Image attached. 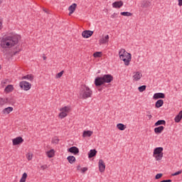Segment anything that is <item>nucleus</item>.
Here are the masks:
<instances>
[{
    "label": "nucleus",
    "instance_id": "nucleus-13",
    "mask_svg": "<svg viewBox=\"0 0 182 182\" xmlns=\"http://www.w3.org/2000/svg\"><path fill=\"white\" fill-rule=\"evenodd\" d=\"M22 80H29L30 82H33V75L32 74H28L26 75H24L21 77Z\"/></svg>",
    "mask_w": 182,
    "mask_h": 182
},
{
    "label": "nucleus",
    "instance_id": "nucleus-46",
    "mask_svg": "<svg viewBox=\"0 0 182 182\" xmlns=\"http://www.w3.org/2000/svg\"><path fill=\"white\" fill-rule=\"evenodd\" d=\"M82 173H86L87 171V167H84L81 168Z\"/></svg>",
    "mask_w": 182,
    "mask_h": 182
},
{
    "label": "nucleus",
    "instance_id": "nucleus-23",
    "mask_svg": "<svg viewBox=\"0 0 182 182\" xmlns=\"http://www.w3.org/2000/svg\"><path fill=\"white\" fill-rule=\"evenodd\" d=\"M76 6H77V4L75 3L70 6L68 9V11H70V14H73V12H75V11L76 10Z\"/></svg>",
    "mask_w": 182,
    "mask_h": 182
},
{
    "label": "nucleus",
    "instance_id": "nucleus-34",
    "mask_svg": "<svg viewBox=\"0 0 182 182\" xmlns=\"http://www.w3.org/2000/svg\"><path fill=\"white\" fill-rule=\"evenodd\" d=\"M121 15H122V16H132V14L129 11H123L121 12Z\"/></svg>",
    "mask_w": 182,
    "mask_h": 182
},
{
    "label": "nucleus",
    "instance_id": "nucleus-2",
    "mask_svg": "<svg viewBox=\"0 0 182 182\" xmlns=\"http://www.w3.org/2000/svg\"><path fill=\"white\" fill-rule=\"evenodd\" d=\"M119 56L121 60H123L125 66L130 65L132 60V54L127 53L124 48H122L119 51Z\"/></svg>",
    "mask_w": 182,
    "mask_h": 182
},
{
    "label": "nucleus",
    "instance_id": "nucleus-37",
    "mask_svg": "<svg viewBox=\"0 0 182 182\" xmlns=\"http://www.w3.org/2000/svg\"><path fill=\"white\" fill-rule=\"evenodd\" d=\"M63 73H65V71H63V70H62L61 72L58 73L56 75V78L59 79V78L62 77V76L63 75Z\"/></svg>",
    "mask_w": 182,
    "mask_h": 182
},
{
    "label": "nucleus",
    "instance_id": "nucleus-39",
    "mask_svg": "<svg viewBox=\"0 0 182 182\" xmlns=\"http://www.w3.org/2000/svg\"><path fill=\"white\" fill-rule=\"evenodd\" d=\"M100 55H102V53L100 52H95L93 54L94 58H100Z\"/></svg>",
    "mask_w": 182,
    "mask_h": 182
},
{
    "label": "nucleus",
    "instance_id": "nucleus-4",
    "mask_svg": "<svg viewBox=\"0 0 182 182\" xmlns=\"http://www.w3.org/2000/svg\"><path fill=\"white\" fill-rule=\"evenodd\" d=\"M19 86L21 89L26 91L30 90V89L32 87V85L27 81H21L19 82Z\"/></svg>",
    "mask_w": 182,
    "mask_h": 182
},
{
    "label": "nucleus",
    "instance_id": "nucleus-12",
    "mask_svg": "<svg viewBox=\"0 0 182 182\" xmlns=\"http://www.w3.org/2000/svg\"><path fill=\"white\" fill-rule=\"evenodd\" d=\"M141 8H150L151 6V3L149 1L144 0L141 3Z\"/></svg>",
    "mask_w": 182,
    "mask_h": 182
},
{
    "label": "nucleus",
    "instance_id": "nucleus-11",
    "mask_svg": "<svg viewBox=\"0 0 182 182\" xmlns=\"http://www.w3.org/2000/svg\"><path fill=\"white\" fill-rule=\"evenodd\" d=\"M68 151L76 156V154H79V148L76 146H71L70 149H68Z\"/></svg>",
    "mask_w": 182,
    "mask_h": 182
},
{
    "label": "nucleus",
    "instance_id": "nucleus-54",
    "mask_svg": "<svg viewBox=\"0 0 182 182\" xmlns=\"http://www.w3.org/2000/svg\"><path fill=\"white\" fill-rule=\"evenodd\" d=\"M2 52H4V53H5V50H2Z\"/></svg>",
    "mask_w": 182,
    "mask_h": 182
},
{
    "label": "nucleus",
    "instance_id": "nucleus-20",
    "mask_svg": "<svg viewBox=\"0 0 182 182\" xmlns=\"http://www.w3.org/2000/svg\"><path fill=\"white\" fill-rule=\"evenodd\" d=\"M107 42H109V35L105 36L100 40V43L102 45H105V43H107Z\"/></svg>",
    "mask_w": 182,
    "mask_h": 182
},
{
    "label": "nucleus",
    "instance_id": "nucleus-38",
    "mask_svg": "<svg viewBox=\"0 0 182 182\" xmlns=\"http://www.w3.org/2000/svg\"><path fill=\"white\" fill-rule=\"evenodd\" d=\"M32 157H33V154L31 153H28L26 154V159L27 160H28V161H31V160H32Z\"/></svg>",
    "mask_w": 182,
    "mask_h": 182
},
{
    "label": "nucleus",
    "instance_id": "nucleus-47",
    "mask_svg": "<svg viewBox=\"0 0 182 182\" xmlns=\"http://www.w3.org/2000/svg\"><path fill=\"white\" fill-rule=\"evenodd\" d=\"M160 182H171V179H168V180H163Z\"/></svg>",
    "mask_w": 182,
    "mask_h": 182
},
{
    "label": "nucleus",
    "instance_id": "nucleus-6",
    "mask_svg": "<svg viewBox=\"0 0 182 182\" xmlns=\"http://www.w3.org/2000/svg\"><path fill=\"white\" fill-rule=\"evenodd\" d=\"M99 166V171L100 173H103L105 170H106V164H105V161H103L102 159H100L98 162Z\"/></svg>",
    "mask_w": 182,
    "mask_h": 182
},
{
    "label": "nucleus",
    "instance_id": "nucleus-52",
    "mask_svg": "<svg viewBox=\"0 0 182 182\" xmlns=\"http://www.w3.org/2000/svg\"><path fill=\"white\" fill-rule=\"evenodd\" d=\"M80 166H78L77 167V170H80Z\"/></svg>",
    "mask_w": 182,
    "mask_h": 182
},
{
    "label": "nucleus",
    "instance_id": "nucleus-44",
    "mask_svg": "<svg viewBox=\"0 0 182 182\" xmlns=\"http://www.w3.org/2000/svg\"><path fill=\"white\" fill-rule=\"evenodd\" d=\"M117 15H119V14L117 13H114L112 16H111V18H112L113 19L114 18H117Z\"/></svg>",
    "mask_w": 182,
    "mask_h": 182
},
{
    "label": "nucleus",
    "instance_id": "nucleus-25",
    "mask_svg": "<svg viewBox=\"0 0 182 182\" xmlns=\"http://www.w3.org/2000/svg\"><path fill=\"white\" fill-rule=\"evenodd\" d=\"M47 156L49 159H52V157L55 156V150L54 149H50L47 152Z\"/></svg>",
    "mask_w": 182,
    "mask_h": 182
},
{
    "label": "nucleus",
    "instance_id": "nucleus-53",
    "mask_svg": "<svg viewBox=\"0 0 182 182\" xmlns=\"http://www.w3.org/2000/svg\"><path fill=\"white\" fill-rule=\"evenodd\" d=\"M43 60H46V57H43Z\"/></svg>",
    "mask_w": 182,
    "mask_h": 182
},
{
    "label": "nucleus",
    "instance_id": "nucleus-5",
    "mask_svg": "<svg viewBox=\"0 0 182 182\" xmlns=\"http://www.w3.org/2000/svg\"><path fill=\"white\" fill-rule=\"evenodd\" d=\"M102 80L104 83H110L113 82V75L110 74L104 75L102 76Z\"/></svg>",
    "mask_w": 182,
    "mask_h": 182
},
{
    "label": "nucleus",
    "instance_id": "nucleus-17",
    "mask_svg": "<svg viewBox=\"0 0 182 182\" xmlns=\"http://www.w3.org/2000/svg\"><path fill=\"white\" fill-rule=\"evenodd\" d=\"M141 76L142 75L140 72H136L135 75H133L134 80H135V82L140 80L141 79Z\"/></svg>",
    "mask_w": 182,
    "mask_h": 182
},
{
    "label": "nucleus",
    "instance_id": "nucleus-24",
    "mask_svg": "<svg viewBox=\"0 0 182 182\" xmlns=\"http://www.w3.org/2000/svg\"><path fill=\"white\" fill-rule=\"evenodd\" d=\"M67 160L70 164H73L76 161V158L74 156H68Z\"/></svg>",
    "mask_w": 182,
    "mask_h": 182
},
{
    "label": "nucleus",
    "instance_id": "nucleus-30",
    "mask_svg": "<svg viewBox=\"0 0 182 182\" xmlns=\"http://www.w3.org/2000/svg\"><path fill=\"white\" fill-rule=\"evenodd\" d=\"M117 129H119V130L123 131L126 129V125L122 123H119L117 124Z\"/></svg>",
    "mask_w": 182,
    "mask_h": 182
},
{
    "label": "nucleus",
    "instance_id": "nucleus-1",
    "mask_svg": "<svg viewBox=\"0 0 182 182\" xmlns=\"http://www.w3.org/2000/svg\"><path fill=\"white\" fill-rule=\"evenodd\" d=\"M21 37L16 34H11L2 38L0 46L2 49H11L18 45Z\"/></svg>",
    "mask_w": 182,
    "mask_h": 182
},
{
    "label": "nucleus",
    "instance_id": "nucleus-55",
    "mask_svg": "<svg viewBox=\"0 0 182 182\" xmlns=\"http://www.w3.org/2000/svg\"><path fill=\"white\" fill-rule=\"evenodd\" d=\"M0 70H1V65H0Z\"/></svg>",
    "mask_w": 182,
    "mask_h": 182
},
{
    "label": "nucleus",
    "instance_id": "nucleus-7",
    "mask_svg": "<svg viewBox=\"0 0 182 182\" xmlns=\"http://www.w3.org/2000/svg\"><path fill=\"white\" fill-rule=\"evenodd\" d=\"M92 35H93V31L90 30H85L82 33V38H85V39H87V38H90Z\"/></svg>",
    "mask_w": 182,
    "mask_h": 182
},
{
    "label": "nucleus",
    "instance_id": "nucleus-45",
    "mask_svg": "<svg viewBox=\"0 0 182 182\" xmlns=\"http://www.w3.org/2000/svg\"><path fill=\"white\" fill-rule=\"evenodd\" d=\"M48 168V165H43L41 166V170H46Z\"/></svg>",
    "mask_w": 182,
    "mask_h": 182
},
{
    "label": "nucleus",
    "instance_id": "nucleus-19",
    "mask_svg": "<svg viewBox=\"0 0 182 182\" xmlns=\"http://www.w3.org/2000/svg\"><path fill=\"white\" fill-rule=\"evenodd\" d=\"M97 154V151H96V149H91L88 153L89 159H92L95 157V156H96Z\"/></svg>",
    "mask_w": 182,
    "mask_h": 182
},
{
    "label": "nucleus",
    "instance_id": "nucleus-9",
    "mask_svg": "<svg viewBox=\"0 0 182 182\" xmlns=\"http://www.w3.org/2000/svg\"><path fill=\"white\" fill-rule=\"evenodd\" d=\"M13 146H18V144H22L23 139L21 136H18L12 140Z\"/></svg>",
    "mask_w": 182,
    "mask_h": 182
},
{
    "label": "nucleus",
    "instance_id": "nucleus-36",
    "mask_svg": "<svg viewBox=\"0 0 182 182\" xmlns=\"http://www.w3.org/2000/svg\"><path fill=\"white\" fill-rule=\"evenodd\" d=\"M21 48H16V51H13L11 52V56H15V55H16V53H19L21 52Z\"/></svg>",
    "mask_w": 182,
    "mask_h": 182
},
{
    "label": "nucleus",
    "instance_id": "nucleus-16",
    "mask_svg": "<svg viewBox=\"0 0 182 182\" xmlns=\"http://www.w3.org/2000/svg\"><path fill=\"white\" fill-rule=\"evenodd\" d=\"M163 130H164V127L160 126L154 128V133H156V134H161V133H163Z\"/></svg>",
    "mask_w": 182,
    "mask_h": 182
},
{
    "label": "nucleus",
    "instance_id": "nucleus-32",
    "mask_svg": "<svg viewBox=\"0 0 182 182\" xmlns=\"http://www.w3.org/2000/svg\"><path fill=\"white\" fill-rule=\"evenodd\" d=\"M61 112L59 114L60 119H65L68 116V113L64 111H60Z\"/></svg>",
    "mask_w": 182,
    "mask_h": 182
},
{
    "label": "nucleus",
    "instance_id": "nucleus-22",
    "mask_svg": "<svg viewBox=\"0 0 182 182\" xmlns=\"http://www.w3.org/2000/svg\"><path fill=\"white\" fill-rule=\"evenodd\" d=\"M13 110H14V107H8L3 109V113L4 114H9V113H11V112H12Z\"/></svg>",
    "mask_w": 182,
    "mask_h": 182
},
{
    "label": "nucleus",
    "instance_id": "nucleus-15",
    "mask_svg": "<svg viewBox=\"0 0 182 182\" xmlns=\"http://www.w3.org/2000/svg\"><path fill=\"white\" fill-rule=\"evenodd\" d=\"M112 6L115 9H120L122 6H123V1H115L112 4Z\"/></svg>",
    "mask_w": 182,
    "mask_h": 182
},
{
    "label": "nucleus",
    "instance_id": "nucleus-18",
    "mask_svg": "<svg viewBox=\"0 0 182 182\" xmlns=\"http://www.w3.org/2000/svg\"><path fill=\"white\" fill-rule=\"evenodd\" d=\"M182 119V111H180L178 114L175 117L174 121L176 123H180Z\"/></svg>",
    "mask_w": 182,
    "mask_h": 182
},
{
    "label": "nucleus",
    "instance_id": "nucleus-40",
    "mask_svg": "<svg viewBox=\"0 0 182 182\" xmlns=\"http://www.w3.org/2000/svg\"><path fill=\"white\" fill-rule=\"evenodd\" d=\"M161 177H163V173H157L155 176V179L156 180H159V178H161Z\"/></svg>",
    "mask_w": 182,
    "mask_h": 182
},
{
    "label": "nucleus",
    "instance_id": "nucleus-27",
    "mask_svg": "<svg viewBox=\"0 0 182 182\" xmlns=\"http://www.w3.org/2000/svg\"><path fill=\"white\" fill-rule=\"evenodd\" d=\"M93 134V132L92 131H84L83 132V137H90Z\"/></svg>",
    "mask_w": 182,
    "mask_h": 182
},
{
    "label": "nucleus",
    "instance_id": "nucleus-50",
    "mask_svg": "<svg viewBox=\"0 0 182 182\" xmlns=\"http://www.w3.org/2000/svg\"><path fill=\"white\" fill-rule=\"evenodd\" d=\"M43 11L46 12V14H48V10H46V9H43Z\"/></svg>",
    "mask_w": 182,
    "mask_h": 182
},
{
    "label": "nucleus",
    "instance_id": "nucleus-14",
    "mask_svg": "<svg viewBox=\"0 0 182 182\" xmlns=\"http://www.w3.org/2000/svg\"><path fill=\"white\" fill-rule=\"evenodd\" d=\"M163 147H156L154 150V156H156V154H163Z\"/></svg>",
    "mask_w": 182,
    "mask_h": 182
},
{
    "label": "nucleus",
    "instance_id": "nucleus-31",
    "mask_svg": "<svg viewBox=\"0 0 182 182\" xmlns=\"http://www.w3.org/2000/svg\"><path fill=\"white\" fill-rule=\"evenodd\" d=\"M163 155L164 154H156L154 156V157H155L156 161H160V160L163 159Z\"/></svg>",
    "mask_w": 182,
    "mask_h": 182
},
{
    "label": "nucleus",
    "instance_id": "nucleus-10",
    "mask_svg": "<svg viewBox=\"0 0 182 182\" xmlns=\"http://www.w3.org/2000/svg\"><path fill=\"white\" fill-rule=\"evenodd\" d=\"M153 97L155 100L159 99H164L166 97V95L163 92H156L154 95Z\"/></svg>",
    "mask_w": 182,
    "mask_h": 182
},
{
    "label": "nucleus",
    "instance_id": "nucleus-35",
    "mask_svg": "<svg viewBox=\"0 0 182 182\" xmlns=\"http://www.w3.org/2000/svg\"><path fill=\"white\" fill-rule=\"evenodd\" d=\"M146 85H141L140 87H138L139 92H144V90H146Z\"/></svg>",
    "mask_w": 182,
    "mask_h": 182
},
{
    "label": "nucleus",
    "instance_id": "nucleus-3",
    "mask_svg": "<svg viewBox=\"0 0 182 182\" xmlns=\"http://www.w3.org/2000/svg\"><path fill=\"white\" fill-rule=\"evenodd\" d=\"M92 95H93V91L90 90V88L86 85H83L81 86V89L80 90V99H89V97H92Z\"/></svg>",
    "mask_w": 182,
    "mask_h": 182
},
{
    "label": "nucleus",
    "instance_id": "nucleus-41",
    "mask_svg": "<svg viewBox=\"0 0 182 182\" xmlns=\"http://www.w3.org/2000/svg\"><path fill=\"white\" fill-rule=\"evenodd\" d=\"M52 143L53 144H58V143H59V139H53V140H52Z\"/></svg>",
    "mask_w": 182,
    "mask_h": 182
},
{
    "label": "nucleus",
    "instance_id": "nucleus-26",
    "mask_svg": "<svg viewBox=\"0 0 182 182\" xmlns=\"http://www.w3.org/2000/svg\"><path fill=\"white\" fill-rule=\"evenodd\" d=\"M162 124H164L165 126L166 124V120L164 119H159L158 120L155 124L154 126H161Z\"/></svg>",
    "mask_w": 182,
    "mask_h": 182
},
{
    "label": "nucleus",
    "instance_id": "nucleus-21",
    "mask_svg": "<svg viewBox=\"0 0 182 182\" xmlns=\"http://www.w3.org/2000/svg\"><path fill=\"white\" fill-rule=\"evenodd\" d=\"M163 105H164V101L163 100H158L155 103V107L159 109Z\"/></svg>",
    "mask_w": 182,
    "mask_h": 182
},
{
    "label": "nucleus",
    "instance_id": "nucleus-33",
    "mask_svg": "<svg viewBox=\"0 0 182 182\" xmlns=\"http://www.w3.org/2000/svg\"><path fill=\"white\" fill-rule=\"evenodd\" d=\"M12 90H14V86L11 85H8L5 88V92H7L8 93H9V92H12Z\"/></svg>",
    "mask_w": 182,
    "mask_h": 182
},
{
    "label": "nucleus",
    "instance_id": "nucleus-28",
    "mask_svg": "<svg viewBox=\"0 0 182 182\" xmlns=\"http://www.w3.org/2000/svg\"><path fill=\"white\" fill-rule=\"evenodd\" d=\"M28 178V173L26 172H24L21 176V178L20 179L19 182H26V178Z\"/></svg>",
    "mask_w": 182,
    "mask_h": 182
},
{
    "label": "nucleus",
    "instance_id": "nucleus-29",
    "mask_svg": "<svg viewBox=\"0 0 182 182\" xmlns=\"http://www.w3.org/2000/svg\"><path fill=\"white\" fill-rule=\"evenodd\" d=\"M60 112H64L65 113H69L70 112V107H64L60 109Z\"/></svg>",
    "mask_w": 182,
    "mask_h": 182
},
{
    "label": "nucleus",
    "instance_id": "nucleus-42",
    "mask_svg": "<svg viewBox=\"0 0 182 182\" xmlns=\"http://www.w3.org/2000/svg\"><path fill=\"white\" fill-rule=\"evenodd\" d=\"M5 103H6V102L5 101V99L0 98V105H1V106H3V105H5Z\"/></svg>",
    "mask_w": 182,
    "mask_h": 182
},
{
    "label": "nucleus",
    "instance_id": "nucleus-48",
    "mask_svg": "<svg viewBox=\"0 0 182 182\" xmlns=\"http://www.w3.org/2000/svg\"><path fill=\"white\" fill-rule=\"evenodd\" d=\"M178 6H182V0H178Z\"/></svg>",
    "mask_w": 182,
    "mask_h": 182
},
{
    "label": "nucleus",
    "instance_id": "nucleus-43",
    "mask_svg": "<svg viewBox=\"0 0 182 182\" xmlns=\"http://www.w3.org/2000/svg\"><path fill=\"white\" fill-rule=\"evenodd\" d=\"M182 171H178L176 172H175L174 173H172V176H178L179 174H181Z\"/></svg>",
    "mask_w": 182,
    "mask_h": 182
},
{
    "label": "nucleus",
    "instance_id": "nucleus-51",
    "mask_svg": "<svg viewBox=\"0 0 182 182\" xmlns=\"http://www.w3.org/2000/svg\"><path fill=\"white\" fill-rule=\"evenodd\" d=\"M2 2H4V0H0V5H1Z\"/></svg>",
    "mask_w": 182,
    "mask_h": 182
},
{
    "label": "nucleus",
    "instance_id": "nucleus-8",
    "mask_svg": "<svg viewBox=\"0 0 182 182\" xmlns=\"http://www.w3.org/2000/svg\"><path fill=\"white\" fill-rule=\"evenodd\" d=\"M105 82L103 81L102 77H97L95 80V86H102V85H104Z\"/></svg>",
    "mask_w": 182,
    "mask_h": 182
},
{
    "label": "nucleus",
    "instance_id": "nucleus-49",
    "mask_svg": "<svg viewBox=\"0 0 182 182\" xmlns=\"http://www.w3.org/2000/svg\"><path fill=\"white\" fill-rule=\"evenodd\" d=\"M2 29V21H0V31Z\"/></svg>",
    "mask_w": 182,
    "mask_h": 182
}]
</instances>
